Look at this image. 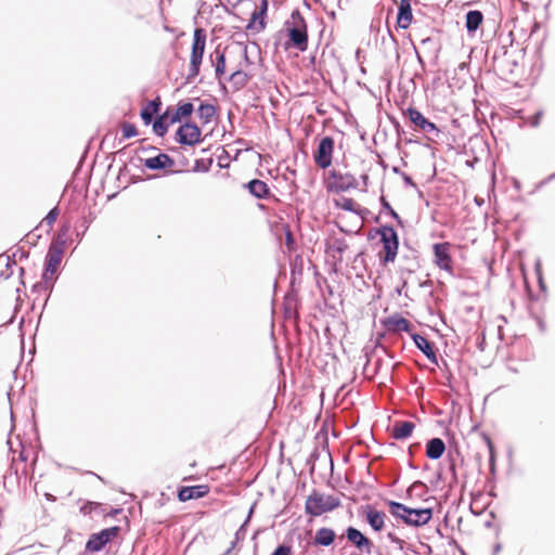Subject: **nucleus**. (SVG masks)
<instances>
[{
    "mask_svg": "<svg viewBox=\"0 0 555 555\" xmlns=\"http://www.w3.org/2000/svg\"><path fill=\"white\" fill-rule=\"evenodd\" d=\"M340 505L339 498L335 495H325L313 491L306 500V513L311 516H321L324 513L332 512Z\"/></svg>",
    "mask_w": 555,
    "mask_h": 555,
    "instance_id": "nucleus-1",
    "label": "nucleus"
},
{
    "mask_svg": "<svg viewBox=\"0 0 555 555\" xmlns=\"http://www.w3.org/2000/svg\"><path fill=\"white\" fill-rule=\"evenodd\" d=\"M206 44V35L203 29L197 28L193 35V44L191 51V60L189 74L186 76L188 82H192L199 74V67L203 61V55Z\"/></svg>",
    "mask_w": 555,
    "mask_h": 555,
    "instance_id": "nucleus-2",
    "label": "nucleus"
},
{
    "mask_svg": "<svg viewBox=\"0 0 555 555\" xmlns=\"http://www.w3.org/2000/svg\"><path fill=\"white\" fill-rule=\"evenodd\" d=\"M391 514H398V511L408 512L404 522L410 526L421 527L428 524L433 517L431 508H410L402 503L389 501Z\"/></svg>",
    "mask_w": 555,
    "mask_h": 555,
    "instance_id": "nucleus-3",
    "label": "nucleus"
},
{
    "mask_svg": "<svg viewBox=\"0 0 555 555\" xmlns=\"http://www.w3.org/2000/svg\"><path fill=\"white\" fill-rule=\"evenodd\" d=\"M380 235V242L383 243V249L385 255H379L380 260L384 263L393 262L396 260L399 247V238L396 230L389 225H383L377 230Z\"/></svg>",
    "mask_w": 555,
    "mask_h": 555,
    "instance_id": "nucleus-4",
    "label": "nucleus"
},
{
    "mask_svg": "<svg viewBox=\"0 0 555 555\" xmlns=\"http://www.w3.org/2000/svg\"><path fill=\"white\" fill-rule=\"evenodd\" d=\"M404 115L410 119V121L414 125L415 130H420L426 134L428 140H434L439 137L440 130L438 127L427 119L420 111L414 107H409Z\"/></svg>",
    "mask_w": 555,
    "mask_h": 555,
    "instance_id": "nucleus-5",
    "label": "nucleus"
},
{
    "mask_svg": "<svg viewBox=\"0 0 555 555\" xmlns=\"http://www.w3.org/2000/svg\"><path fill=\"white\" fill-rule=\"evenodd\" d=\"M294 26L288 29V36L294 47L299 51H306L308 47L307 26L299 12L292 14Z\"/></svg>",
    "mask_w": 555,
    "mask_h": 555,
    "instance_id": "nucleus-6",
    "label": "nucleus"
},
{
    "mask_svg": "<svg viewBox=\"0 0 555 555\" xmlns=\"http://www.w3.org/2000/svg\"><path fill=\"white\" fill-rule=\"evenodd\" d=\"M119 532V527L114 526L92 533L86 543V551L95 553L100 552L107 543H109Z\"/></svg>",
    "mask_w": 555,
    "mask_h": 555,
    "instance_id": "nucleus-7",
    "label": "nucleus"
},
{
    "mask_svg": "<svg viewBox=\"0 0 555 555\" xmlns=\"http://www.w3.org/2000/svg\"><path fill=\"white\" fill-rule=\"evenodd\" d=\"M334 152V140L332 137H323L313 154L314 163L321 169H326L332 165Z\"/></svg>",
    "mask_w": 555,
    "mask_h": 555,
    "instance_id": "nucleus-8",
    "label": "nucleus"
},
{
    "mask_svg": "<svg viewBox=\"0 0 555 555\" xmlns=\"http://www.w3.org/2000/svg\"><path fill=\"white\" fill-rule=\"evenodd\" d=\"M176 141L182 145H195L201 142V129L195 124L185 122L178 128Z\"/></svg>",
    "mask_w": 555,
    "mask_h": 555,
    "instance_id": "nucleus-9",
    "label": "nucleus"
},
{
    "mask_svg": "<svg viewBox=\"0 0 555 555\" xmlns=\"http://www.w3.org/2000/svg\"><path fill=\"white\" fill-rule=\"evenodd\" d=\"M65 241L53 242L46 256L47 271L54 275L64 254Z\"/></svg>",
    "mask_w": 555,
    "mask_h": 555,
    "instance_id": "nucleus-10",
    "label": "nucleus"
},
{
    "mask_svg": "<svg viewBox=\"0 0 555 555\" xmlns=\"http://www.w3.org/2000/svg\"><path fill=\"white\" fill-rule=\"evenodd\" d=\"M380 323L383 327L389 333H410L412 330L411 323L399 313H395L388 318L382 319Z\"/></svg>",
    "mask_w": 555,
    "mask_h": 555,
    "instance_id": "nucleus-11",
    "label": "nucleus"
},
{
    "mask_svg": "<svg viewBox=\"0 0 555 555\" xmlns=\"http://www.w3.org/2000/svg\"><path fill=\"white\" fill-rule=\"evenodd\" d=\"M435 263L444 271H452V259L450 255V243H437L433 246Z\"/></svg>",
    "mask_w": 555,
    "mask_h": 555,
    "instance_id": "nucleus-12",
    "label": "nucleus"
},
{
    "mask_svg": "<svg viewBox=\"0 0 555 555\" xmlns=\"http://www.w3.org/2000/svg\"><path fill=\"white\" fill-rule=\"evenodd\" d=\"M346 538L352 543L360 552L371 553L373 543L360 530L353 527L346 529Z\"/></svg>",
    "mask_w": 555,
    "mask_h": 555,
    "instance_id": "nucleus-13",
    "label": "nucleus"
},
{
    "mask_svg": "<svg viewBox=\"0 0 555 555\" xmlns=\"http://www.w3.org/2000/svg\"><path fill=\"white\" fill-rule=\"evenodd\" d=\"M330 175L334 180L333 189L337 192H345L358 186L357 179L351 173H341L340 171L332 170Z\"/></svg>",
    "mask_w": 555,
    "mask_h": 555,
    "instance_id": "nucleus-14",
    "label": "nucleus"
},
{
    "mask_svg": "<svg viewBox=\"0 0 555 555\" xmlns=\"http://www.w3.org/2000/svg\"><path fill=\"white\" fill-rule=\"evenodd\" d=\"M209 492V487L206 485H197L191 487H182L178 492V499L181 502H186L194 499L204 498Z\"/></svg>",
    "mask_w": 555,
    "mask_h": 555,
    "instance_id": "nucleus-15",
    "label": "nucleus"
},
{
    "mask_svg": "<svg viewBox=\"0 0 555 555\" xmlns=\"http://www.w3.org/2000/svg\"><path fill=\"white\" fill-rule=\"evenodd\" d=\"M365 519L374 531H382L385 526L386 515L384 512L375 509L371 505L364 508Z\"/></svg>",
    "mask_w": 555,
    "mask_h": 555,
    "instance_id": "nucleus-16",
    "label": "nucleus"
},
{
    "mask_svg": "<svg viewBox=\"0 0 555 555\" xmlns=\"http://www.w3.org/2000/svg\"><path fill=\"white\" fill-rule=\"evenodd\" d=\"M411 337L415 346L426 356V358L433 363L438 364V359L434 350V346L424 336L413 333Z\"/></svg>",
    "mask_w": 555,
    "mask_h": 555,
    "instance_id": "nucleus-17",
    "label": "nucleus"
},
{
    "mask_svg": "<svg viewBox=\"0 0 555 555\" xmlns=\"http://www.w3.org/2000/svg\"><path fill=\"white\" fill-rule=\"evenodd\" d=\"M173 165L175 160L165 153H160L157 156L150 157L144 160V166L151 170L171 168Z\"/></svg>",
    "mask_w": 555,
    "mask_h": 555,
    "instance_id": "nucleus-18",
    "label": "nucleus"
},
{
    "mask_svg": "<svg viewBox=\"0 0 555 555\" xmlns=\"http://www.w3.org/2000/svg\"><path fill=\"white\" fill-rule=\"evenodd\" d=\"M412 18L413 15L410 0H400L397 16L398 26L402 29H406L411 25Z\"/></svg>",
    "mask_w": 555,
    "mask_h": 555,
    "instance_id": "nucleus-19",
    "label": "nucleus"
},
{
    "mask_svg": "<svg viewBox=\"0 0 555 555\" xmlns=\"http://www.w3.org/2000/svg\"><path fill=\"white\" fill-rule=\"evenodd\" d=\"M446 451V444L440 438H433L426 443V456L430 460H438Z\"/></svg>",
    "mask_w": 555,
    "mask_h": 555,
    "instance_id": "nucleus-20",
    "label": "nucleus"
},
{
    "mask_svg": "<svg viewBox=\"0 0 555 555\" xmlns=\"http://www.w3.org/2000/svg\"><path fill=\"white\" fill-rule=\"evenodd\" d=\"M414 428H415V425L412 422H409V421L396 422L392 427V437L397 440L406 439L412 435Z\"/></svg>",
    "mask_w": 555,
    "mask_h": 555,
    "instance_id": "nucleus-21",
    "label": "nucleus"
},
{
    "mask_svg": "<svg viewBox=\"0 0 555 555\" xmlns=\"http://www.w3.org/2000/svg\"><path fill=\"white\" fill-rule=\"evenodd\" d=\"M335 531L331 528H320L315 531V535L313 539L314 545H321V546H330L334 540H335Z\"/></svg>",
    "mask_w": 555,
    "mask_h": 555,
    "instance_id": "nucleus-22",
    "label": "nucleus"
},
{
    "mask_svg": "<svg viewBox=\"0 0 555 555\" xmlns=\"http://www.w3.org/2000/svg\"><path fill=\"white\" fill-rule=\"evenodd\" d=\"M465 20V27L467 31L470 34L479 28L483 21V15L478 10H472L466 13Z\"/></svg>",
    "mask_w": 555,
    "mask_h": 555,
    "instance_id": "nucleus-23",
    "label": "nucleus"
},
{
    "mask_svg": "<svg viewBox=\"0 0 555 555\" xmlns=\"http://www.w3.org/2000/svg\"><path fill=\"white\" fill-rule=\"evenodd\" d=\"M248 191L257 198H264L269 194V188L262 180L254 179L247 183Z\"/></svg>",
    "mask_w": 555,
    "mask_h": 555,
    "instance_id": "nucleus-24",
    "label": "nucleus"
},
{
    "mask_svg": "<svg viewBox=\"0 0 555 555\" xmlns=\"http://www.w3.org/2000/svg\"><path fill=\"white\" fill-rule=\"evenodd\" d=\"M210 61H211L212 65L215 66L216 78L220 79L221 76L225 72V57H224V53L221 52L219 49H216L210 54Z\"/></svg>",
    "mask_w": 555,
    "mask_h": 555,
    "instance_id": "nucleus-25",
    "label": "nucleus"
},
{
    "mask_svg": "<svg viewBox=\"0 0 555 555\" xmlns=\"http://www.w3.org/2000/svg\"><path fill=\"white\" fill-rule=\"evenodd\" d=\"M160 102L158 100L150 101L141 111V118L145 125H150L153 116L158 113Z\"/></svg>",
    "mask_w": 555,
    "mask_h": 555,
    "instance_id": "nucleus-26",
    "label": "nucleus"
},
{
    "mask_svg": "<svg viewBox=\"0 0 555 555\" xmlns=\"http://www.w3.org/2000/svg\"><path fill=\"white\" fill-rule=\"evenodd\" d=\"M264 15L259 16L258 12L255 10L251 14V17L246 25V30L258 34L262 31L266 27Z\"/></svg>",
    "mask_w": 555,
    "mask_h": 555,
    "instance_id": "nucleus-27",
    "label": "nucleus"
},
{
    "mask_svg": "<svg viewBox=\"0 0 555 555\" xmlns=\"http://www.w3.org/2000/svg\"><path fill=\"white\" fill-rule=\"evenodd\" d=\"M197 114L204 125L208 124L216 114V107L212 104L202 103L197 109Z\"/></svg>",
    "mask_w": 555,
    "mask_h": 555,
    "instance_id": "nucleus-28",
    "label": "nucleus"
},
{
    "mask_svg": "<svg viewBox=\"0 0 555 555\" xmlns=\"http://www.w3.org/2000/svg\"><path fill=\"white\" fill-rule=\"evenodd\" d=\"M168 118V114L165 113L160 116H158L154 122H153V131L155 132V134L159 135V137H164L166 134V132L168 131V122L166 121V119Z\"/></svg>",
    "mask_w": 555,
    "mask_h": 555,
    "instance_id": "nucleus-29",
    "label": "nucleus"
},
{
    "mask_svg": "<svg viewBox=\"0 0 555 555\" xmlns=\"http://www.w3.org/2000/svg\"><path fill=\"white\" fill-rule=\"evenodd\" d=\"M120 128L124 139H130L138 134L137 127L133 124L122 122Z\"/></svg>",
    "mask_w": 555,
    "mask_h": 555,
    "instance_id": "nucleus-30",
    "label": "nucleus"
},
{
    "mask_svg": "<svg viewBox=\"0 0 555 555\" xmlns=\"http://www.w3.org/2000/svg\"><path fill=\"white\" fill-rule=\"evenodd\" d=\"M177 109H178V114H180L182 116V118H184V117L190 116L193 113L194 106L192 103L185 102V103H180L178 105Z\"/></svg>",
    "mask_w": 555,
    "mask_h": 555,
    "instance_id": "nucleus-31",
    "label": "nucleus"
},
{
    "mask_svg": "<svg viewBox=\"0 0 555 555\" xmlns=\"http://www.w3.org/2000/svg\"><path fill=\"white\" fill-rule=\"evenodd\" d=\"M339 206L347 211H357L359 205L352 198L344 197Z\"/></svg>",
    "mask_w": 555,
    "mask_h": 555,
    "instance_id": "nucleus-32",
    "label": "nucleus"
},
{
    "mask_svg": "<svg viewBox=\"0 0 555 555\" xmlns=\"http://www.w3.org/2000/svg\"><path fill=\"white\" fill-rule=\"evenodd\" d=\"M380 203H382V206L383 208L393 218L396 219L399 223H401V219L399 217V215L391 208V206L389 205V203L385 199L384 196L380 197Z\"/></svg>",
    "mask_w": 555,
    "mask_h": 555,
    "instance_id": "nucleus-33",
    "label": "nucleus"
},
{
    "mask_svg": "<svg viewBox=\"0 0 555 555\" xmlns=\"http://www.w3.org/2000/svg\"><path fill=\"white\" fill-rule=\"evenodd\" d=\"M248 519L249 517L245 520V522L236 530L235 532V542H242L244 541V539L246 538V533H247V522H248Z\"/></svg>",
    "mask_w": 555,
    "mask_h": 555,
    "instance_id": "nucleus-34",
    "label": "nucleus"
},
{
    "mask_svg": "<svg viewBox=\"0 0 555 555\" xmlns=\"http://www.w3.org/2000/svg\"><path fill=\"white\" fill-rule=\"evenodd\" d=\"M59 216V209L56 207L52 208L44 218V221L51 225L55 222Z\"/></svg>",
    "mask_w": 555,
    "mask_h": 555,
    "instance_id": "nucleus-35",
    "label": "nucleus"
},
{
    "mask_svg": "<svg viewBox=\"0 0 555 555\" xmlns=\"http://www.w3.org/2000/svg\"><path fill=\"white\" fill-rule=\"evenodd\" d=\"M542 115L543 113L540 111V112H537L534 115L530 116L528 118V122L531 127H538L540 125V121H541V118H542Z\"/></svg>",
    "mask_w": 555,
    "mask_h": 555,
    "instance_id": "nucleus-36",
    "label": "nucleus"
},
{
    "mask_svg": "<svg viewBox=\"0 0 555 555\" xmlns=\"http://www.w3.org/2000/svg\"><path fill=\"white\" fill-rule=\"evenodd\" d=\"M272 555H292V548L291 546L282 544L275 548Z\"/></svg>",
    "mask_w": 555,
    "mask_h": 555,
    "instance_id": "nucleus-37",
    "label": "nucleus"
},
{
    "mask_svg": "<svg viewBox=\"0 0 555 555\" xmlns=\"http://www.w3.org/2000/svg\"><path fill=\"white\" fill-rule=\"evenodd\" d=\"M68 231H69V225L68 224L63 225L55 242H60V241L66 242V235H67Z\"/></svg>",
    "mask_w": 555,
    "mask_h": 555,
    "instance_id": "nucleus-38",
    "label": "nucleus"
},
{
    "mask_svg": "<svg viewBox=\"0 0 555 555\" xmlns=\"http://www.w3.org/2000/svg\"><path fill=\"white\" fill-rule=\"evenodd\" d=\"M256 11L258 12L259 16H261V15L266 16L267 11H268V0H261L260 7L258 9H256Z\"/></svg>",
    "mask_w": 555,
    "mask_h": 555,
    "instance_id": "nucleus-39",
    "label": "nucleus"
},
{
    "mask_svg": "<svg viewBox=\"0 0 555 555\" xmlns=\"http://www.w3.org/2000/svg\"><path fill=\"white\" fill-rule=\"evenodd\" d=\"M245 77H246V75L243 72L236 70L235 73H233L231 75V80L237 81L238 79H241L243 82L245 80Z\"/></svg>",
    "mask_w": 555,
    "mask_h": 555,
    "instance_id": "nucleus-40",
    "label": "nucleus"
},
{
    "mask_svg": "<svg viewBox=\"0 0 555 555\" xmlns=\"http://www.w3.org/2000/svg\"><path fill=\"white\" fill-rule=\"evenodd\" d=\"M417 488H426V485L422 481H415L410 486L408 492H412Z\"/></svg>",
    "mask_w": 555,
    "mask_h": 555,
    "instance_id": "nucleus-41",
    "label": "nucleus"
},
{
    "mask_svg": "<svg viewBox=\"0 0 555 555\" xmlns=\"http://www.w3.org/2000/svg\"><path fill=\"white\" fill-rule=\"evenodd\" d=\"M181 119H182V116L180 114H178V109H176V112L170 116L169 122L175 124V122L180 121Z\"/></svg>",
    "mask_w": 555,
    "mask_h": 555,
    "instance_id": "nucleus-42",
    "label": "nucleus"
},
{
    "mask_svg": "<svg viewBox=\"0 0 555 555\" xmlns=\"http://www.w3.org/2000/svg\"><path fill=\"white\" fill-rule=\"evenodd\" d=\"M403 181L406 185L415 186V183L413 182L412 178L408 175H403Z\"/></svg>",
    "mask_w": 555,
    "mask_h": 555,
    "instance_id": "nucleus-43",
    "label": "nucleus"
},
{
    "mask_svg": "<svg viewBox=\"0 0 555 555\" xmlns=\"http://www.w3.org/2000/svg\"><path fill=\"white\" fill-rule=\"evenodd\" d=\"M398 514H392L395 517H398L404 521V518H406L408 512L398 511Z\"/></svg>",
    "mask_w": 555,
    "mask_h": 555,
    "instance_id": "nucleus-44",
    "label": "nucleus"
},
{
    "mask_svg": "<svg viewBox=\"0 0 555 555\" xmlns=\"http://www.w3.org/2000/svg\"><path fill=\"white\" fill-rule=\"evenodd\" d=\"M553 179H555V172H554V173H552V175H550V176H548L547 178H545L544 180H542V181L540 182V185H544V184H546L547 182H550V181H551V180H553Z\"/></svg>",
    "mask_w": 555,
    "mask_h": 555,
    "instance_id": "nucleus-45",
    "label": "nucleus"
},
{
    "mask_svg": "<svg viewBox=\"0 0 555 555\" xmlns=\"http://www.w3.org/2000/svg\"><path fill=\"white\" fill-rule=\"evenodd\" d=\"M43 279H44L46 281H49V280H52V279H53V275H51V272H48V271H47V267L44 268Z\"/></svg>",
    "mask_w": 555,
    "mask_h": 555,
    "instance_id": "nucleus-46",
    "label": "nucleus"
},
{
    "mask_svg": "<svg viewBox=\"0 0 555 555\" xmlns=\"http://www.w3.org/2000/svg\"><path fill=\"white\" fill-rule=\"evenodd\" d=\"M393 543L397 544L400 548H403L404 541L402 539L397 538L396 540H393Z\"/></svg>",
    "mask_w": 555,
    "mask_h": 555,
    "instance_id": "nucleus-47",
    "label": "nucleus"
},
{
    "mask_svg": "<svg viewBox=\"0 0 555 555\" xmlns=\"http://www.w3.org/2000/svg\"><path fill=\"white\" fill-rule=\"evenodd\" d=\"M387 538L390 540V542H392V543H393V540H396L398 537H397L395 533L389 532V533L387 534Z\"/></svg>",
    "mask_w": 555,
    "mask_h": 555,
    "instance_id": "nucleus-48",
    "label": "nucleus"
},
{
    "mask_svg": "<svg viewBox=\"0 0 555 555\" xmlns=\"http://www.w3.org/2000/svg\"><path fill=\"white\" fill-rule=\"evenodd\" d=\"M286 242H287L288 245L293 243V237H292L291 232L286 233Z\"/></svg>",
    "mask_w": 555,
    "mask_h": 555,
    "instance_id": "nucleus-49",
    "label": "nucleus"
},
{
    "mask_svg": "<svg viewBox=\"0 0 555 555\" xmlns=\"http://www.w3.org/2000/svg\"><path fill=\"white\" fill-rule=\"evenodd\" d=\"M237 543H238V542H235V540H234V541L231 543V546H230V547H231L232 550H234V547L236 546V544H237Z\"/></svg>",
    "mask_w": 555,
    "mask_h": 555,
    "instance_id": "nucleus-50",
    "label": "nucleus"
},
{
    "mask_svg": "<svg viewBox=\"0 0 555 555\" xmlns=\"http://www.w3.org/2000/svg\"><path fill=\"white\" fill-rule=\"evenodd\" d=\"M231 552H232V548H231V547H229V548L224 552V554H223V555H230V554H231Z\"/></svg>",
    "mask_w": 555,
    "mask_h": 555,
    "instance_id": "nucleus-51",
    "label": "nucleus"
},
{
    "mask_svg": "<svg viewBox=\"0 0 555 555\" xmlns=\"http://www.w3.org/2000/svg\"><path fill=\"white\" fill-rule=\"evenodd\" d=\"M500 550H501V546H500V544H498V545L495 546V552H499Z\"/></svg>",
    "mask_w": 555,
    "mask_h": 555,
    "instance_id": "nucleus-52",
    "label": "nucleus"
}]
</instances>
